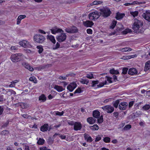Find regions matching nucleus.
I'll list each match as a JSON object with an SVG mask.
<instances>
[{
	"instance_id": "obj_40",
	"label": "nucleus",
	"mask_w": 150,
	"mask_h": 150,
	"mask_svg": "<svg viewBox=\"0 0 150 150\" xmlns=\"http://www.w3.org/2000/svg\"><path fill=\"white\" fill-rule=\"evenodd\" d=\"M132 127V126L130 125L127 124L123 128V129L124 130H128Z\"/></svg>"
},
{
	"instance_id": "obj_55",
	"label": "nucleus",
	"mask_w": 150,
	"mask_h": 150,
	"mask_svg": "<svg viewBox=\"0 0 150 150\" xmlns=\"http://www.w3.org/2000/svg\"><path fill=\"white\" fill-rule=\"evenodd\" d=\"M49 39V40L53 44H55L56 43V40L55 38H47Z\"/></svg>"
},
{
	"instance_id": "obj_63",
	"label": "nucleus",
	"mask_w": 150,
	"mask_h": 150,
	"mask_svg": "<svg viewBox=\"0 0 150 150\" xmlns=\"http://www.w3.org/2000/svg\"><path fill=\"white\" fill-rule=\"evenodd\" d=\"M11 49L12 50H17V47L15 46H12L11 47Z\"/></svg>"
},
{
	"instance_id": "obj_26",
	"label": "nucleus",
	"mask_w": 150,
	"mask_h": 150,
	"mask_svg": "<svg viewBox=\"0 0 150 150\" xmlns=\"http://www.w3.org/2000/svg\"><path fill=\"white\" fill-rule=\"evenodd\" d=\"M39 100L41 101L42 102H44L46 100V97L44 94H42L39 97Z\"/></svg>"
},
{
	"instance_id": "obj_15",
	"label": "nucleus",
	"mask_w": 150,
	"mask_h": 150,
	"mask_svg": "<svg viewBox=\"0 0 150 150\" xmlns=\"http://www.w3.org/2000/svg\"><path fill=\"white\" fill-rule=\"evenodd\" d=\"M137 73V71L136 69L133 68H130L128 72L129 74L132 75L136 74Z\"/></svg>"
},
{
	"instance_id": "obj_14",
	"label": "nucleus",
	"mask_w": 150,
	"mask_h": 150,
	"mask_svg": "<svg viewBox=\"0 0 150 150\" xmlns=\"http://www.w3.org/2000/svg\"><path fill=\"white\" fill-rule=\"evenodd\" d=\"M50 30L51 33L54 34H55L56 33L63 32V30L61 29L58 28L56 27H54Z\"/></svg>"
},
{
	"instance_id": "obj_64",
	"label": "nucleus",
	"mask_w": 150,
	"mask_h": 150,
	"mask_svg": "<svg viewBox=\"0 0 150 150\" xmlns=\"http://www.w3.org/2000/svg\"><path fill=\"white\" fill-rule=\"evenodd\" d=\"M25 150H30L29 147L28 146L25 145L24 146Z\"/></svg>"
},
{
	"instance_id": "obj_11",
	"label": "nucleus",
	"mask_w": 150,
	"mask_h": 150,
	"mask_svg": "<svg viewBox=\"0 0 150 150\" xmlns=\"http://www.w3.org/2000/svg\"><path fill=\"white\" fill-rule=\"evenodd\" d=\"M127 105V103L126 102H121L119 103V108L121 110H125L126 108Z\"/></svg>"
},
{
	"instance_id": "obj_31",
	"label": "nucleus",
	"mask_w": 150,
	"mask_h": 150,
	"mask_svg": "<svg viewBox=\"0 0 150 150\" xmlns=\"http://www.w3.org/2000/svg\"><path fill=\"white\" fill-rule=\"evenodd\" d=\"M83 91V88L79 87L74 91V94L77 93H82Z\"/></svg>"
},
{
	"instance_id": "obj_2",
	"label": "nucleus",
	"mask_w": 150,
	"mask_h": 150,
	"mask_svg": "<svg viewBox=\"0 0 150 150\" xmlns=\"http://www.w3.org/2000/svg\"><path fill=\"white\" fill-rule=\"evenodd\" d=\"M101 15V13L98 11H95L90 13L89 15V18L91 20L97 19Z\"/></svg>"
},
{
	"instance_id": "obj_33",
	"label": "nucleus",
	"mask_w": 150,
	"mask_h": 150,
	"mask_svg": "<svg viewBox=\"0 0 150 150\" xmlns=\"http://www.w3.org/2000/svg\"><path fill=\"white\" fill-rule=\"evenodd\" d=\"M110 74H119V72L118 70H115L113 69L110 70Z\"/></svg>"
},
{
	"instance_id": "obj_32",
	"label": "nucleus",
	"mask_w": 150,
	"mask_h": 150,
	"mask_svg": "<svg viewBox=\"0 0 150 150\" xmlns=\"http://www.w3.org/2000/svg\"><path fill=\"white\" fill-rule=\"evenodd\" d=\"M99 83V81L98 80L93 81H92L91 82V86L93 87H95L96 88V85H98Z\"/></svg>"
},
{
	"instance_id": "obj_36",
	"label": "nucleus",
	"mask_w": 150,
	"mask_h": 150,
	"mask_svg": "<svg viewBox=\"0 0 150 150\" xmlns=\"http://www.w3.org/2000/svg\"><path fill=\"white\" fill-rule=\"evenodd\" d=\"M81 83L83 84H88L89 81L86 79H81L80 81Z\"/></svg>"
},
{
	"instance_id": "obj_28",
	"label": "nucleus",
	"mask_w": 150,
	"mask_h": 150,
	"mask_svg": "<svg viewBox=\"0 0 150 150\" xmlns=\"http://www.w3.org/2000/svg\"><path fill=\"white\" fill-rule=\"evenodd\" d=\"M117 27L116 30L118 32L121 31L124 29L123 26L121 24H117Z\"/></svg>"
},
{
	"instance_id": "obj_12",
	"label": "nucleus",
	"mask_w": 150,
	"mask_h": 150,
	"mask_svg": "<svg viewBox=\"0 0 150 150\" xmlns=\"http://www.w3.org/2000/svg\"><path fill=\"white\" fill-rule=\"evenodd\" d=\"M22 64L25 68L28 69L30 71H33L34 69L33 68L31 67L28 63L23 62L22 63Z\"/></svg>"
},
{
	"instance_id": "obj_41",
	"label": "nucleus",
	"mask_w": 150,
	"mask_h": 150,
	"mask_svg": "<svg viewBox=\"0 0 150 150\" xmlns=\"http://www.w3.org/2000/svg\"><path fill=\"white\" fill-rule=\"evenodd\" d=\"M128 70V68L127 67L123 68L122 70V74H127Z\"/></svg>"
},
{
	"instance_id": "obj_42",
	"label": "nucleus",
	"mask_w": 150,
	"mask_h": 150,
	"mask_svg": "<svg viewBox=\"0 0 150 150\" xmlns=\"http://www.w3.org/2000/svg\"><path fill=\"white\" fill-rule=\"evenodd\" d=\"M120 103V101L118 100H116L113 103V105L115 108H117L118 105Z\"/></svg>"
},
{
	"instance_id": "obj_25",
	"label": "nucleus",
	"mask_w": 150,
	"mask_h": 150,
	"mask_svg": "<svg viewBox=\"0 0 150 150\" xmlns=\"http://www.w3.org/2000/svg\"><path fill=\"white\" fill-rule=\"evenodd\" d=\"M36 43H42L43 42L45 38H34Z\"/></svg>"
},
{
	"instance_id": "obj_38",
	"label": "nucleus",
	"mask_w": 150,
	"mask_h": 150,
	"mask_svg": "<svg viewBox=\"0 0 150 150\" xmlns=\"http://www.w3.org/2000/svg\"><path fill=\"white\" fill-rule=\"evenodd\" d=\"M103 141L106 143H109L110 141V139L108 137H105L103 138Z\"/></svg>"
},
{
	"instance_id": "obj_4",
	"label": "nucleus",
	"mask_w": 150,
	"mask_h": 150,
	"mask_svg": "<svg viewBox=\"0 0 150 150\" xmlns=\"http://www.w3.org/2000/svg\"><path fill=\"white\" fill-rule=\"evenodd\" d=\"M101 12V14L104 17H106L109 16L111 13L110 9L107 8H103L100 10Z\"/></svg>"
},
{
	"instance_id": "obj_8",
	"label": "nucleus",
	"mask_w": 150,
	"mask_h": 150,
	"mask_svg": "<svg viewBox=\"0 0 150 150\" xmlns=\"http://www.w3.org/2000/svg\"><path fill=\"white\" fill-rule=\"evenodd\" d=\"M77 85L75 82L71 83L67 87V89L70 92H72L76 87Z\"/></svg>"
},
{
	"instance_id": "obj_18",
	"label": "nucleus",
	"mask_w": 150,
	"mask_h": 150,
	"mask_svg": "<svg viewBox=\"0 0 150 150\" xmlns=\"http://www.w3.org/2000/svg\"><path fill=\"white\" fill-rule=\"evenodd\" d=\"M94 23L92 21H87L83 22V25L86 27H91Z\"/></svg>"
},
{
	"instance_id": "obj_53",
	"label": "nucleus",
	"mask_w": 150,
	"mask_h": 150,
	"mask_svg": "<svg viewBox=\"0 0 150 150\" xmlns=\"http://www.w3.org/2000/svg\"><path fill=\"white\" fill-rule=\"evenodd\" d=\"M104 86V84L103 83H99L96 86V88H101Z\"/></svg>"
},
{
	"instance_id": "obj_21",
	"label": "nucleus",
	"mask_w": 150,
	"mask_h": 150,
	"mask_svg": "<svg viewBox=\"0 0 150 150\" xmlns=\"http://www.w3.org/2000/svg\"><path fill=\"white\" fill-rule=\"evenodd\" d=\"M54 88L58 92H62L65 89V88H63L62 86L58 85H55L54 86Z\"/></svg>"
},
{
	"instance_id": "obj_16",
	"label": "nucleus",
	"mask_w": 150,
	"mask_h": 150,
	"mask_svg": "<svg viewBox=\"0 0 150 150\" xmlns=\"http://www.w3.org/2000/svg\"><path fill=\"white\" fill-rule=\"evenodd\" d=\"M96 119L92 117H88L87 119V121L90 124L92 125L95 123Z\"/></svg>"
},
{
	"instance_id": "obj_43",
	"label": "nucleus",
	"mask_w": 150,
	"mask_h": 150,
	"mask_svg": "<svg viewBox=\"0 0 150 150\" xmlns=\"http://www.w3.org/2000/svg\"><path fill=\"white\" fill-rule=\"evenodd\" d=\"M131 32V30L130 29H127L122 31V33L123 34H126L128 33H130Z\"/></svg>"
},
{
	"instance_id": "obj_46",
	"label": "nucleus",
	"mask_w": 150,
	"mask_h": 150,
	"mask_svg": "<svg viewBox=\"0 0 150 150\" xmlns=\"http://www.w3.org/2000/svg\"><path fill=\"white\" fill-rule=\"evenodd\" d=\"M9 133V132L8 130H5L2 131L1 133L2 135H5L8 134Z\"/></svg>"
},
{
	"instance_id": "obj_51",
	"label": "nucleus",
	"mask_w": 150,
	"mask_h": 150,
	"mask_svg": "<svg viewBox=\"0 0 150 150\" xmlns=\"http://www.w3.org/2000/svg\"><path fill=\"white\" fill-rule=\"evenodd\" d=\"M17 82V81L16 80L14 81H12L11 83H12L9 86L10 87H13L15 85V84Z\"/></svg>"
},
{
	"instance_id": "obj_23",
	"label": "nucleus",
	"mask_w": 150,
	"mask_h": 150,
	"mask_svg": "<svg viewBox=\"0 0 150 150\" xmlns=\"http://www.w3.org/2000/svg\"><path fill=\"white\" fill-rule=\"evenodd\" d=\"M38 32L39 33L44 34H46V33L44 31V30L41 29H39L38 30ZM47 38H54V36H53L52 35H50V32H47Z\"/></svg>"
},
{
	"instance_id": "obj_58",
	"label": "nucleus",
	"mask_w": 150,
	"mask_h": 150,
	"mask_svg": "<svg viewBox=\"0 0 150 150\" xmlns=\"http://www.w3.org/2000/svg\"><path fill=\"white\" fill-rule=\"evenodd\" d=\"M134 101H131L129 103V108H131L134 105Z\"/></svg>"
},
{
	"instance_id": "obj_37",
	"label": "nucleus",
	"mask_w": 150,
	"mask_h": 150,
	"mask_svg": "<svg viewBox=\"0 0 150 150\" xmlns=\"http://www.w3.org/2000/svg\"><path fill=\"white\" fill-rule=\"evenodd\" d=\"M130 13L132 16L134 17L138 15V12L137 11H130Z\"/></svg>"
},
{
	"instance_id": "obj_60",
	"label": "nucleus",
	"mask_w": 150,
	"mask_h": 150,
	"mask_svg": "<svg viewBox=\"0 0 150 150\" xmlns=\"http://www.w3.org/2000/svg\"><path fill=\"white\" fill-rule=\"evenodd\" d=\"M88 34H91L92 33V31L91 29H88L86 30Z\"/></svg>"
},
{
	"instance_id": "obj_9",
	"label": "nucleus",
	"mask_w": 150,
	"mask_h": 150,
	"mask_svg": "<svg viewBox=\"0 0 150 150\" xmlns=\"http://www.w3.org/2000/svg\"><path fill=\"white\" fill-rule=\"evenodd\" d=\"M40 129L41 131L45 132L48 130L50 131L51 129V128L49 127L47 123H45L40 127Z\"/></svg>"
},
{
	"instance_id": "obj_17",
	"label": "nucleus",
	"mask_w": 150,
	"mask_h": 150,
	"mask_svg": "<svg viewBox=\"0 0 150 150\" xmlns=\"http://www.w3.org/2000/svg\"><path fill=\"white\" fill-rule=\"evenodd\" d=\"M100 115V112L98 110H95L93 112V116L96 118H99Z\"/></svg>"
},
{
	"instance_id": "obj_1",
	"label": "nucleus",
	"mask_w": 150,
	"mask_h": 150,
	"mask_svg": "<svg viewBox=\"0 0 150 150\" xmlns=\"http://www.w3.org/2000/svg\"><path fill=\"white\" fill-rule=\"evenodd\" d=\"M143 25V23L141 21L137 19H135L132 28L134 32L137 33H140L141 32L140 28H141Z\"/></svg>"
},
{
	"instance_id": "obj_30",
	"label": "nucleus",
	"mask_w": 150,
	"mask_h": 150,
	"mask_svg": "<svg viewBox=\"0 0 150 150\" xmlns=\"http://www.w3.org/2000/svg\"><path fill=\"white\" fill-rule=\"evenodd\" d=\"M45 140L42 138H39L38 141L37 143L39 145H43L45 143Z\"/></svg>"
},
{
	"instance_id": "obj_56",
	"label": "nucleus",
	"mask_w": 150,
	"mask_h": 150,
	"mask_svg": "<svg viewBox=\"0 0 150 150\" xmlns=\"http://www.w3.org/2000/svg\"><path fill=\"white\" fill-rule=\"evenodd\" d=\"M113 116L116 118H117L118 117L119 113L117 112H114L113 113Z\"/></svg>"
},
{
	"instance_id": "obj_39",
	"label": "nucleus",
	"mask_w": 150,
	"mask_h": 150,
	"mask_svg": "<svg viewBox=\"0 0 150 150\" xmlns=\"http://www.w3.org/2000/svg\"><path fill=\"white\" fill-rule=\"evenodd\" d=\"M86 77L90 79L94 78V77L92 73H90L86 74Z\"/></svg>"
},
{
	"instance_id": "obj_44",
	"label": "nucleus",
	"mask_w": 150,
	"mask_h": 150,
	"mask_svg": "<svg viewBox=\"0 0 150 150\" xmlns=\"http://www.w3.org/2000/svg\"><path fill=\"white\" fill-rule=\"evenodd\" d=\"M150 69V64H149L148 63H146L144 70L145 71H147Z\"/></svg>"
},
{
	"instance_id": "obj_45",
	"label": "nucleus",
	"mask_w": 150,
	"mask_h": 150,
	"mask_svg": "<svg viewBox=\"0 0 150 150\" xmlns=\"http://www.w3.org/2000/svg\"><path fill=\"white\" fill-rule=\"evenodd\" d=\"M150 108V106L149 105L146 104L143 107V110H148Z\"/></svg>"
},
{
	"instance_id": "obj_59",
	"label": "nucleus",
	"mask_w": 150,
	"mask_h": 150,
	"mask_svg": "<svg viewBox=\"0 0 150 150\" xmlns=\"http://www.w3.org/2000/svg\"><path fill=\"white\" fill-rule=\"evenodd\" d=\"M107 80L110 83H112V78L109 76H107Z\"/></svg>"
},
{
	"instance_id": "obj_50",
	"label": "nucleus",
	"mask_w": 150,
	"mask_h": 150,
	"mask_svg": "<svg viewBox=\"0 0 150 150\" xmlns=\"http://www.w3.org/2000/svg\"><path fill=\"white\" fill-rule=\"evenodd\" d=\"M101 137L99 135H98L96 137L95 141L96 142H98L101 139Z\"/></svg>"
},
{
	"instance_id": "obj_47",
	"label": "nucleus",
	"mask_w": 150,
	"mask_h": 150,
	"mask_svg": "<svg viewBox=\"0 0 150 150\" xmlns=\"http://www.w3.org/2000/svg\"><path fill=\"white\" fill-rule=\"evenodd\" d=\"M117 22V21H113L112 24L110 27V28L112 29L114 28L116 25Z\"/></svg>"
},
{
	"instance_id": "obj_54",
	"label": "nucleus",
	"mask_w": 150,
	"mask_h": 150,
	"mask_svg": "<svg viewBox=\"0 0 150 150\" xmlns=\"http://www.w3.org/2000/svg\"><path fill=\"white\" fill-rule=\"evenodd\" d=\"M64 112L63 111L61 112H59V111H57L56 114V115L59 116H62L63 115Z\"/></svg>"
},
{
	"instance_id": "obj_24",
	"label": "nucleus",
	"mask_w": 150,
	"mask_h": 150,
	"mask_svg": "<svg viewBox=\"0 0 150 150\" xmlns=\"http://www.w3.org/2000/svg\"><path fill=\"white\" fill-rule=\"evenodd\" d=\"M136 56V54L133 55H132L123 56L121 58V59L124 60L132 58H133Z\"/></svg>"
},
{
	"instance_id": "obj_57",
	"label": "nucleus",
	"mask_w": 150,
	"mask_h": 150,
	"mask_svg": "<svg viewBox=\"0 0 150 150\" xmlns=\"http://www.w3.org/2000/svg\"><path fill=\"white\" fill-rule=\"evenodd\" d=\"M61 33V38H66V35L65 33H64V31L63 30L62 32H60Z\"/></svg>"
},
{
	"instance_id": "obj_35",
	"label": "nucleus",
	"mask_w": 150,
	"mask_h": 150,
	"mask_svg": "<svg viewBox=\"0 0 150 150\" xmlns=\"http://www.w3.org/2000/svg\"><path fill=\"white\" fill-rule=\"evenodd\" d=\"M37 48L38 49V52L39 54H41L42 52L43 49L42 46H37Z\"/></svg>"
},
{
	"instance_id": "obj_6",
	"label": "nucleus",
	"mask_w": 150,
	"mask_h": 150,
	"mask_svg": "<svg viewBox=\"0 0 150 150\" xmlns=\"http://www.w3.org/2000/svg\"><path fill=\"white\" fill-rule=\"evenodd\" d=\"M19 44L24 48H30L31 47L29 42L25 40L20 41L19 42Z\"/></svg>"
},
{
	"instance_id": "obj_27",
	"label": "nucleus",
	"mask_w": 150,
	"mask_h": 150,
	"mask_svg": "<svg viewBox=\"0 0 150 150\" xmlns=\"http://www.w3.org/2000/svg\"><path fill=\"white\" fill-rule=\"evenodd\" d=\"M124 13H117L116 18L117 20H120L122 19L125 16Z\"/></svg>"
},
{
	"instance_id": "obj_61",
	"label": "nucleus",
	"mask_w": 150,
	"mask_h": 150,
	"mask_svg": "<svg viewBox=\"0 0 150 150\" xmlns=\"http://www.w3.org/2000/svg\"><path fill=\"white\" fill-rule=\"evenodd\" d=\"M97 121L98 122L99 124L101 123H102L103 122V120L99 118H98Z\"/></svg>"
},
{
	"instance_id": "obj_48",
	"label": "nucleus",
	"mask_w": 150,
	"mask_h": 150,
	"mask_svg": "<svg viewBox=\"0 0 150 150\" xmlns=\"http://www.w3.org/2000/svg\"><path fill=\"white\" fill-rule=\"evenodd\" d=\"M60 47V44L58 42H57L55 45L53 46V49L54 50H55L59 48Z\"/></svg>"
},
{
	"instance_id": "obj_29",
	"label": "nucleus",
	"mask_w": 150,
	"mask_h": 150,
	"mask_svg": "<svg viewBox=\"0 0 150 150\" xmlns=\"http://www.w3.org/2000/svg\"><path fill=\"white\" fill-rule=\"evenodd\" d=\"M132 50V49L129 47H125L123 48L120 49L119 50L122 52H126L131 51Z\"/></svg>"
},
{
	"instance_id": "obj_34",
	"label": "nucleus",
	"mask_w": 150,
	"mask_h": 150,
	"mask_svg": "<svg viewBox=\"0 0 150 150\" xmlns=\"http://www.w3.org/2000/svg\"><path fill=\"white\" fill-rule=\"evenodd\" d=\"M90 128L92 130L95 131L98 130L99 127L98 126L97 124H96L93 126H90Z\"/></svg>"
},
{
	"instance_id": "obj_3",
	"label": "nucleus",
	"mask_w": 150,
	"mask_h": 150,
	"mask_svg": "<svg viewBox=\"0 0 150 150\" xmlns=\"http://www.w3.org/2000/svg\"><path fill=\"white\" fill-rule=\"evenodd\" d=\"M22 54L21 53H16L12 55L11 57V61L14 62H16L21 60Z\"/></svg>"
},
{
	"instance_id": "obj_52",
	"label": "nucleus",
	"mask_w": 150,
	"mask_h": 150,
	"mask_svg": "<svg viewBox=\"0 0 150 150\" xmlns=\"http://www.w3.org/2000/svg\"><path fill=\"white\" fill-rule=\"evenodd\" d=\"M66 38H57V40L60 42L65 41Z\"/></svg>"
},
{
	"instance_id": "obj_10",
	"label": "nucleus",
	"mask_w": 150,
	"mask_h": 150,
	"mask_svg": "<svg viewBox=\"0 0 150 150\" xmlns=\"http://www.w3.org/2000/svg\"><path fill=\"white\" fill-rule=\"evenodd\" d=\"M142 16L145 19L150 22V10L146 11L143 13Z\"/></svg>"
},
{
	"instance_id": "obj_7",
	"label": "nucleus",
	"mask_w": 150,
	"mask_h": 150,
	"mask_svg": "<svg viewBox=\"0 0 150 150\" xmlns=\"http://www.w3.org/2000/svg\"><path fill=\"white\" fill-rule=\"evenodd\" d=\"M65 30L68 33H74L77 32L78 30L75 27H72L66 28Z\"/></svg>"
},
{
	"instance_id": "obj_5",
	"label": "nucleus",
	"mask_w": 150,
	"mask_h": 150,
	"mask_svg": "<svg viewBox=\"0 0 150 150\" xmlns=\"http://www.w3.org/2000/svg\"><path fill=\"white\" fill-rule=\"evenodd\" d=\"M102 108L104 111H106L108 113H111L114 110V108L110 105L104 106Z\"/></svg>"
},
{
	"instance_id": "obj_49",
	"label": "nucleus",
	"mask_w": 150,
	"mask_h": 150,
	"mask_svg": "<svg viewBox=\"0 0 150 150\" xmlns=\"http://www.w3.org/2000/svg\"><path fill=\"white\" fill-rule=\"evenodd\" d=\"M67 75L59 76L58 79L62 80H65L67 79Z\"/></svg>"
},
{
	"instance_id": "obj_19",
	"label": "nucleus",
	"mask_w": 150,
	"mask_h": 150,
	"mask_svg": "<svg viewBox=\"0 0 150 150\" xmlns=\"http://www.w3.org/2000/svg\"><path fill=\"white\" fill-rule=\"evenodd\" d=\"M84 138L88 142L90 143L93 141L92 137L89 136V134H87L85 133L84 134Z\"/></svg>"
},
{
	"instance_id": "obj_22",
	"label": "nucleus",
	"mask_w": 150,
	"mask_h": 150,
	"mask_svg": "<svg viewBox=\"0 0 150 150\" xmlns=\"http://www.w3.org/2000/svg\"><path fill=\"white\" fill-rule=\"evenodd\" d=\"M103 2L101 1H94L92 3L88 5V6L90 7L94 5H99L101 4Z\"/></svg>"
},
{
	"instance_id": "obj_62",
	"label": "nucleus",
	"mask_w": 150,
	"mask_h": 150,
	"mask_svg": "<svg viewBox=\"0 0 150 150\" xmlns=\"http://www.w3.org/2000/svg\"><path fill=\"white\" fill-rule=\"evenodd\" d=\"M43 37V36L42 35H41L39 34H37L35 35H34V38H38V37L39 38V37Z\"/></svg>"
},
{
	"instance_id": "obj_13",
	"label": "nucleus",
	"mask_w": 150,
	"mask_h": 150,
	"mask_svg": "<svg viewBox=\"0 0 150 150\" xmlns=\"http://www.w3.org/2000/svg\"><path fill=\"white\" fill-rule=\"evenodd\" d=\"M82 128V125L80 122H75L74 124V129L76 131L80 130Z\"/></svg>"
},
{
	"instance_id": "obj_20",
	"label": "nucleus",
	"mask_w": 150,
	"mask_h": 150,
	"mask_svg": "<svg viewBox=\"0 0 150 150\" xmlns=\"http://www.w3.org/2000/svg\"><path fill=\"white\" fill-rule=\"evenodd\" d=\"M26 17L25 15H19L17 19V24L19 25L21 23V20L25 18Z\"/></svg>"
}]
</instances>
